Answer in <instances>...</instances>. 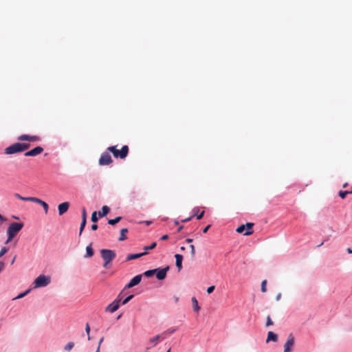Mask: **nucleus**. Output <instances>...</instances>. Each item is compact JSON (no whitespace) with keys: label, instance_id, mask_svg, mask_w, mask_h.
Returning a JSON list of instances; mask_svg holds the SVG:
<instances>
[{"label":"nucleus","instance_id":"45","mask_svg":"<svg viewBox=\"0 0 352 352\" xmlns=\"http://www.w3.org/2000/svg\"><path fill=\"white\" fill-rule=\"evenodd\" d=\"M168 239V235L164 234L161 237V240L164 241Z\"/></svg>","mask_w":352,"mask_h":352},{"label":"nucleus","instance_id":"36","mask_svg":"<svg viewBox=\"0 0 352 352\" xmlns=\"http://www.w3.org/2000/svg\"><path fill=\"white\" fill-rule=\"evenodd\" d=\"M274 324L273 321L272 320L270 316H268L267 317V322H266V327H269V326H271Z\"/></svg>","mask_w":352,"mask_h":352},{"label":"nucleus","instance_id":"31","mask_svg":"<svg viewBox=\"0 0 352 352\" xmlns=\"http://www.w3.org/2000/svg\"><path fill=\"white\" fill-rule=\"evenodd\" d=\"M156 245H157V243H156V242H153V243L151 244V245H149V246H145V247L144 248V250H151L154 249V248L156 247Z\"/></svg>","mask_w":352,"mask_h":352},{"label":"nucleus","instance_id":"47","mask_svg":"<svg viewBox=\"0 0 352 352\" xmlns=\"http://www.w3.org/2000/svg\"><path fill=\"white\" fill-rule=\"evenodd\" d=\"M14 197H16L19 199H22V196L21 195H19V193H15L14 194Z\"/></svg>","mask_w":352,"mask_h":352},{"label":"nucleus","instance_id":"14","mask_svg":"<svg viewBox=\"0 0 352 352\" xmlns=\"http://www.w3.org/2000/svg\"><path fill=\"white\" fill-rule=\"evenodd\" d=\"M69 207V203L67 201L60 204L58 206V214L61 216L65 214L68 210Z\"/></svg>","mask_w":352,"mask_h":352},{"label":"nucleus","instance_id":"34","mask_svg":"<svg viewBox=\"0 0 352 352\" xmlns=\"http://www.w3.org/2000/svg\"><path fill=\"white\" fill-rule=\"evenodd\" d=\"M74 344L72 342H68L66 346H65V350L66 351H70L74 347Z\"/></svg>","mask_w":352,"mask_h":352},{"label":"nucleus","instance_id":"51","mask_svg":"<svg viewBox=\"0 0 352 352\" xmlns=\"http://www.w3.org/2000/svg\"><path fill=\"white\" fill-rule=\"evenodd\" d=\"M186 241L187 243H192V239H187L186 240Z\"/></svg>","mask_w":352,"mask_h":352},{"label":"nucleus","instance_id":"22","mask_svg":"<svg viewBox=\"0 0 352 352\" xmlns=\"http://www.w3.org/2000/svg\"><path fill=\"white\" fill-rule=\"evenodd\" d=\"M127 232H128V229L127 228H122L120 230V236L118 239V240L120 241H124V240L126 239V233H127Z\"/></svg>","mask_w":352,"mask_h":352},{"label":"nucleus","instance_id":"24","mask_svg":"<svg viewBox=\"0 0 352 352\" xmlns=\"http://www.w3.org/2000/svg\"><path fill=\"white\" fill-rule=\"evenodd\" d=\"M86 252H87V254H86L87 257H91V256H93V255H94V250H93V248L91 247V244H89V245L87 246Z\"/></svg>","mask_w":352,"mask_h":352},{"label":"nucleus","instance_id":"16","mask_svg":"<svg viewBox=\"0 0 352 352\" xmlns=\"http://www.w3.org/2000/svg\"><path fill=\"white\" fill-rule=\"evenodd\" d=\"M163 340H164V336H162L161 334H160V335H157L154 338H151L149 340V342L151 344H152L153 346H155L157 344L158 341Z\"/></svg>","mask_w":352,"mask_h":352},{"label":"nucleus","instance_id":"17","mask_svg":"<svg viewBox=\"0 0 352 352\" xmlns=\"http://www.w3.org/2000/svg\"><path fill=\"white\" fill-rule=\"evenodd\" d=\"M175 259H176V266L177 267L178 270H180L182 267V263L183 260V256L179 254H177L175 255Z\"/></svg>","mask_w":352,"mask_h":352},{"label":"nucleus","instance_id":"23","mask_svg":"<svg viewBox=\"0 0 352 352\" xmlns=\"http://www.w3.org/2000/svg\"><path fill=\"white\" fill-rule=\"evenodd\" d=\"M176 331L175 329H168L166 331H164L161 333L162 336H164V340L168 336L173 333Z\"/></svg>","mask_w":352,"mask_h":352},{"label":"nucleus","instance_id":"30","mask_svg":"<svg viewBox=\"0 0 352 352\" xmlns=\"http://www.w3.org/2000/svg\"><path fill=\"white\" fill-rule=\"evenodd\" d=\"M30 289H28L26 290L25 292H23V293H21L20 294H19L16 297H15L14 298V300H16V299H19V298H23L25 296H26L29 292H30Z\"/></svg>","mask_w":352,"mask_h":352},{"label":"nucleus","instance_id":"48","mask_svg":"<svg viewBox=\"0 0 352 352\" xmlns=\"http://www.w3.org/2000/svg\"><path fill=\"white\" fill-rule=\"evenodd\" d=\"M5 221L6 219L0 214V224Z\"/></svg>","mask_w":352,"mask_h":352},{"label":"nucleus","instance_id":"28","mask_svg":"<svg viewBox=\"0 0 352 352\" xmlns=\"http://www.w3.org/2000/svg\"><path fill=\"white\" fill-rule=\"evenodd\" d=\"M35 199H36V197H22V199H21L20 200L25 201H32V202L34 203Z\"/></svg>","mask_w":352,"mask_h":352},{"label":"nucleus","instance_id":"10","mask_svg":"<svg viewBox=\"0 0 352 352\" xmlns=\"http://www.w3.org/2000/svg\"><path fill=\"white\" fill-rule=\"evenodd\" d=\"M294 345V338L290 334L288 336L287 340L284 344V352H291Z\"/></svg>","mask_w":352,"mask_h":352},{"label":"nucleus","instance_id":"9","mask_svg":"<svg viewBox=\"0 0 352 352\" xmlns=\"http://www.w3.org/2000/svg\"><path fill=\"white\" fill-rule=\"evenodd\" d=\"M40 137L38 135H21L17 138L19 141H28V142H37L40 140Z\"/></svg>","mask_w":352,"mask_h":352},{"label":"nucleus","instance_id":"29","mask_svg":"<svg viewBox=\"0 0 352 352\" xmlns=\"http://www.w3.org/2000/svg\"><path fill=\"white\" fill-rule=\"evenodd\" d=\"M86 223H87V220L82 219V222H81L80 227L79 235H80L82 234V232L83 231V230L85 227Z\"/></svg>","mask_w":352,"mask_h":352},{"label":"nucleus","instance_id":"50","mask_svg":"<svg viewBox=\"0 0 352 352\" xmlns=\"http://www.w3.org/2000/svg\"><path fill=\"white\" fill-rule=\"evenodd\" d=\"M103 340H104V338L102 337V338H101L100 339L98 346H100V344H101V343L103 342Z\"/></svg>","mask_w":352,"mask_h":352},{"label":"nucleus","instance_id":"43","mask_svg":"<svg viewBox=\"0 0 352 352\" xmlns=\"http://www.w3.org/2000/svg\"><path fill=\"white\" fill-rule=\"evenodd\" d=\"M4 267H5L4 263L2 261H0V273L3 270Z\"/></svg>","mask_w":352,"mask_h":352},{"label":"nucleus","instance_id":"7","mask_svg":"<svg viewBox=\"0 0 352 352\" xmlns=\"http://www.w3.org/2000/svg\"><path fill=\"white\" fill-rule=\"evenodd\" d=\"M122 293L119 294L118 298L111 304H109L107 307L105 311H109L110 313H113L117 311L120 307L119 302L121 301L120 295Z\"/></svg>","mask_w":352,"mask_h":352},{"label":"nucleus","instance_id":"1","mask_svg":"<svg viewBox=\"0 0 352 352\" xmlns=\"http://www.w3.org/2000/svg\"><path fill=\"white\" fill-rule=\"evenodd\" d=\"M100 255L104 261L103 267L104 268H109L111 262L116 258V254L113 250L108 249H102L100 250Z\"/></svg>","mask_w":352,"mask_h":352},{"label":"nucleus","instance_id":"46","mask_svg":"<svg viewBox=\"0 0 352 352\" xmlns=\"http://www.w3.org/2000/svg\"><path fill=\"white\" fill-rule=\"evenodd\" d=\"M98 229V226L96 224H93L91 226V230H96Z\"/></svg>","mask_w":352,"mask_h":352},{"label":"nucleus","instance_id":"4","mask_svg":"<svg viewBox=\"0 0 352 352\" xmlns=\"http://www.w3.org/2000/svg\"><path fill=\"white\" fill-rule=\"evenodd\" d=\"M50 283V278L45 275L38 276L34 281V287H45Z\"/></svg>","mask_w":352,"mask_h":352},{"label":"nucleus","instance_id":"19","mask_svg":"<svg viewBox=\"0 0 352 352\" xmlns=\"http://www.w3.org/2000/svg\"><path fill=\"white\" fill-rule=\"evenodd\" d=\"M146 254V252H142L139 254H129L126 257L127 261L138 258Z\"/></svg>","mask_w":352,"mask_h":352},{"label":"nucleus","instance_id":"33","mask_svg":"<svg viewBox=\"0 0 352 352\" xmlns=\"http://www.w3.org/2000/svg\"><path fill=\"white\" fill-rule=\"evenodd\" d=\"M266 285H267V280H263L261 283V288L262 292H265L267 291Z\"/></svg>","mask_w":352,"mask_h":352},{"label":"nucleus","instance_id":"25","mask_svg":"<svg viewBox=\"0 0 352 352\" xmlns=\"http://www.w3.org/2000/svg\"><path fill=\"white\" fill-rule=\"evenodd\" d=\"M30 146V144L29 143H20V148L21 152L26 151L28 149Z\"/></svg>","mask_w":352,"mask_h":352},{"label":"nucleus","instance_id":"35","mask_svg":"<svg viewBox=\"0 0 352 352\" xmlns=\"http://www.w3.org/2000/svg\"><path fill=\"white\" fill-rule=\"evenodd\" d=\"M91 219V221L94 223L98 221V219L97 217V212L96 211L92 213Z\"/></svg>","mask_w":352,"mask_h":352},{"label":"nucleus","instance_id":"32","mask_svg":"<svg viewBox=\"0 0 352 352\" xmlns=\"http://www.w3.org/2000/svg\"><path fill=\"white\" fill-rule=\"evenodd\" d=\"M134 297V295H130L128 297H126L125 299H124L122 301V305H126V303H128Z\"/></svg>","mask_w":352,"mask_h":352},{"label":"nucleus","instance_id":"41","mask_svg":"<svg viewBox=\"0 0 352 352\" xmlns=\"http://www.w3.org/2000/svg\"><path fill=\"white\" fill-rule=\"evenodd\" d=\"M82 219L87 220V213L85 208H83L82 211Z\"/></svg>","mask_w":352,"mask_h":352},{"label":"nucleus","instance_id":"55","mask_svg":"<svg viewBox=\"0 0 352 352\" xmlns=\"http://www.w3.org/2000/svg\"><path fill=\"white\" fill-rule=\"evenodd\" d=\"M179 300V298L177 296H175V301L177 302Z\"/></svg>","mask_w":352,"mask_h":352},{"label":"nucleus","instance_id":"13","mask_svg":"<svg viewBox=\"0 0 352 352\" xmlns=\"http://www.w3.org/2000/svg\"><path fill=\"white\" fill-rule=\"evenodd\" d=\"M142 280V275L139 274L133 277L130 282L125 286L124 289L131 288L138 285Z\"/></svg>","mask_w":352,"mask_h":352},{"label":"nucleus","instance_id":"12","mask_svg":"<svg viewBox=\"0 0 352 352\" xmlns=\"http://www.w3.org/2000/svg\"><path fill=\"white\" fill-rule=\"evenodd\" d=\"M43 151V148L41 146H36L33 149L27 151L24 155L25 157H30V156H36L38 155H40Z\"/></svg>","mask_w":352,"mask_h":352},{"label":"nucleus","instance_id":"53","mask_svg":"<svg viewBox=\"0 0 352 352\" xmlns=\"http://www.w3.org/2000/svg\"><path fill=\"white\" fill-rule=\"evenodd\" d=\"M183 228H184V226H179V227L178 228V229H177V231H178V232H180V231L183 229Z\"/></svg>","mask_w":352,"mask_h":352},{"label":"nucleus","instance_id":"5","mask_svg":"<svg viewBox=\"0 0 352 352\" xmlns=\"http://www.w3.org/2000/svg\"><path fill=\"white\" fill-rule=\"evenodd\" d=\"M110 152L107 151V150L102 153L100 155V157L99 159V164L100 166H107L109 165L113 162L112 158L111 157V155L109 154Z\"/></svg>","mask_w":352,"mask_h":352},{"label":"nucleus","instance_id":"49","mask_svg":"<svg viewBox=\"0 0 352 352\" xmlns=\"http://www.w3.org/2000/svg\"><path fill=\"white\" fill-rule=\"evenodd\" d=\"M192 216L189 217V218H187V219H185L184 220H182L183 222H186L188 221H190L191 219H192Z\"/></svg>","mask_w":352,"mask_h":352},{"label":"nucleus","instance_id":"8","mask_svg":"<svg viewBox=\"0 0 352 352\" xmlns=\"http://www.w3.org/2000/svg\"><path fill=\"white\" fill-rule=\"evenodd\" d=\"M20 152H21V151L19 142L14 143L10 145V146L6 148L4 150V153L7 155H12Z\"/></svg>","mask_w":352,"mask_h":352},{"label":"nucleus","instance_id":"61","mask_svg":"<svg viewBox=\"0 0 352 352\" xmlns=\"http://www.w3.org/2000/svg\"><path fill=\"white\" fill-rule=\"evenodd\" d=\"M166 352H170V349H169Z\"/></svg>","mask_w":352,"mask_h":352},{"label":"nucleus","instance_id":"21","mask_svg":"<svg viewBox=\"0 0 352 352\" xmlns=\"http://www.w3.org/2000/svg\"><path fill=\"white\" fill-rule=\"evenodd\" d=\"M192 307L193 310L195 312H198L200 310V307L199 306L198 301L195 297L192 298Z\"/></svg>","mask_w":352,"mask_h":352},{"label":"nucleus","instance_id":"56","mask_svg":"<svg viewBox=\"0 0 352 352\" xmlns=\"http://www.w3.org/2000/svg\"><path fill=\"white\" fill-rule=\"evenodd\" d=\"M16 256L14 257V258L12 260L11 264H13L15 261Z\"/></svg>","mask_w":352,"mask_h":352},{"label":"nucleus","instance_id":"26","mask_svg":"<svg viewBox=\"0 0 352 352\" xmlns=\"http://www.w3.org/2000/svg\"><path fill=\"white\" fill-rule=\"evenodd\" d=\"M121 219H122L121 217H117L116 218H115L113 219H109L108 221V223L110 225H115L117 223H118L121 220Z\"/></svg>","mask_w":352,"mask_h":352},{"label":"nucleus","instance_id":"38","mask_svg":"<svg viewBox=\"0 0 352 352\" xmlns=\"http://www.w3.org/2000/svg\"><path fill=\"white\" fill-rule=\"evenodd\" d=\"M191 256L193 258L195 255V248L193 245H190Z\"/></svg>","mask_w":352,"mask_h":352},{"label":"nucleus","instance_id":"15","mask_svg":"<svg viewBox=\"0 0 352 352\" xmlns=\"http://www.w3.org/2000/svg\"><path fill=\"white\" fill-rule=\"evenodd\" d=\"M34 203L38 204L41 206H42L43 208V210H44V211L45 212V214L47 213L48 209H49V206H48V204L46 202H45L44 201H43V200L36 197Z\"/></svg>","mask_w":352,"mask_h":352},{"label":"nucleus","instance_id":"11","mask_svg":"<svg viewBox=\"0 0 352 352\" xmlns=\"http://www.w3.org/2000/svg\"><path fill=\"white\" fill-rule=\"evenodd\" d=\"M155 270H157L155 272L156 277L158 280H163L166 276V273L169 270V267L167 266L164 268H157L155 269Z\"/></svg>","mask_w":352,"mask_h":352},{"label":"nucleus","instance_id":"42","mask_svg":"<svg viewBox=\"0 0 352 352\" xmlns=\"http://www.w3.org/2000/svg\"><path fill=\"white\" fill-rule=\"evenodd\" d=\"M204 214V211H202L199 214L197 215V219H201L203 217Z\"/></svg>","mask_w":352,"mask_h":352},{"label":"nucleus","instance_id":"60","mask_svg":"<svg viewBox=\"0 0 352 352\" xmlns=\"http://www.w3.org/2000/svg\"><path fill=\"white\" fill-rule=\"evenodd\" d=\"M184 249H185V248H184V247H182V248H181V250H184Z\"/></svg>","mask_w":352,"mask_h":352},{"label":"nucleus","instance_id":"57","mask_svg":"<svg viewBox=\"0 0 352 352\" xmlns=\"http://www.w3.org/2000/svg\"><path fill=\"white\" fill-rule=\"evenodd\" d=\"M100 346H98L96 352H100Z\"/></svg>","mask_w":352,"mask_h":352},{"label":"nucleus","instance_id":"6","mask_svg":"<svg viewBox=\"0 0 352 352\" xmlns=\"http://www.w3.org/2000/svg\"><path fill=\"white\" fill-rule=\"evenodd\" d=\"M253 223H247L245 225H241L236 228V232L239 233H242L245 230L246 232L244 233L245 236L251 235L253 233Z\"/></svg>","mask_w":352,"mask_h":352},{"label":"nucleus","instance_id":"20","mask_svg":"<svg viewBox=\"0 0 352 352\" xmlns=\"http://www.w3.org/2000/svg\"><path fill=\"white\" fill-rule=\"evenodd\" d=\"M109 210H110V209L108 206H102L101 211H100L98 212L99 217H102L106 216L109 213Z\"/></svg>","mask_w":352,"mask_h":352},{"label":"nucleus","instance_id":"18","mask_svg":"<svg viewBox=\"0 0 352 352\" xmlns=\"http://www.w3.org/2000/svg\"><path fill=\"white\" fill-rule=\"evenodd\" d=\"M278 340V336L276 333H274V332L272 331H269L268 333H267V340L266 342H268L270 341H274V342H276Z\"/></svg>","mask_w":352,"mask_h":352},{"label":"nucleus","instance_id":"58","mask_svg":"<svg viewBox=\"0 0 352 352\" xmlns=\"http://www.w3.org/2000/svg\"><path fill=\"white\" fill-rule=\"evenodd\" d=\"M347 186H348V184L345 183L344 184H343V188H346Z\"/></svg>","mask_w":352,"mask_h":352},{"label":"nucleus","instance_id":"44","mask_svg":"<svg viewBox=\"0 0 352 352\" xmlns=\"http://www.w3.org/2000/svg\"><path fill=\"white\" fill-rule=\"evenodd\" d=\"M210 225L207 226L205 228H204L203 232L206 233L208 232V229L210 228Z\"/></svg>","mask_w":352,"mask_h":352},{"label":"nucleus","instance_id":"40","mask_svg":"<svg viewBox=\"0 0 352 352\" xmlns=\"http://www.w3.org/2000/svg\"><path fill=\"white\" fill-rule=\"evenodd\" d=\"M215 289V287L214 285H212L207 289V293L211 294Z\"/></svg>","mask_w":352,"mask_h":352},{"label":"nucleus","instance_id":"3","mask_svg":"<svg viewBox=\"0 0 352 352\" xmlns=\"http://www.w3.org/2000/svg\"><path fill=\"white\" fill-rule=\"evenodd\" d=\"M23 223H12L7 230L8 239L6 243L7 244L10 242L16 234L23 228Z\"/></svg>","mask_w":352,"mask_h":352},{"label":"nucleus","instance_id":"54","mask_svg":"<svg viewBox=\"0 0 352 352\" xmlns=\"http://www.w3.org/2000/svg\"><path fill=\"white\" fill-rule=\"evenodd\" d=\"M281 294H278L276 296V300H278L280 298Z\"/></svg>","mask_w":352,"mask_h":352},{"label":"nucleus","instance_id":"52","mask_svg":"<svg viewBox=\"0 0 352 352\" xmlns=\"http://www.w3.org/2000/svg\"><path fill=\"white\" fill-rule=\"evenodd\" d=\"M346 251L349 254H352V250L351 248H347Z\"/></svg>","mask_w":352,"mask_h":352},{"label":"nucleus","instance_id":"59","mask_svg":"<svg viewBox=\"0 0 352 352\" xmlns=\"http://www.w3.org/2000/svg\"><path fill=\"white\" fill-rule=\"evenodd\" d=\"M323 245V242H322V243H321L320 245H318V247H320V246H321V245Z\"/></svg>","mask_w":352,"mask_h":352},{"label":"nucleus","instance_id":"27","mask_svg":"<svg viewBox=\"0 0 352 352\" xmlns=\"http://www.w3.org/2000/svg\"><path fill=\"white\" fill-rule=\"evenodd\" d=\"M156 271L157 270H155V269L147 270L144 273V275L146 277H151L155 274Z\"/></svg>","mask_w":352,"mask_h":352},{"label":"nucleus","instance_id":"39","mask_svg":"<svg viewBox=\"0 0 352 352\" xmlns=\"http://www.w3.org/2000/svg\"><path fill=\"white\" fill-rule=\"evenodd\" d=\"M85 331L88 335V340H90L89 333H90V327L88 323L86 324Z\"/></svg>","mask_w":352,"mask_h":352},{"label":"nucleus","instance_id":"2","mask_svg":"<svg viewBox=\"0 0 352 352\" xmlns=\"http://www.w3.org/2000/svg\"><path fill=\"white\" fill-rule=\"evenodd\" d=\"M129 146L127 145L123 146L120 150L117 148V146H112L107 148V151L112 153L116 158L124 159L129 153Z\"/></svg>","mask_w":352,"mask_h":352},{"label":"nucleus","instance_id":"37","mask_svg":"<svg viewBox=\"0 0 352 352\" xmlns=\"http://www.w3.org/2000/svg\"><path fill=\"white\" fill-rule=\"evenodd\" d=\"M8 248H6V247L2 248L1 251H0V258L2 256H3L8 252Z\"/></svg>","mask_w":352,"mask_h":352}]
</instances>
